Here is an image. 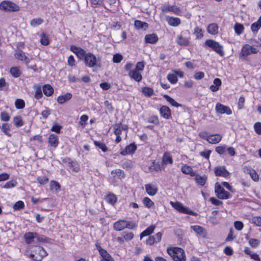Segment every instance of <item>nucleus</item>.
Here are the masks:
<instances>
[{
	"instance_id": "obj_18",
	"label": "nucleus",
	"mask_w": 261,
	"mask_h": 261,
	"mask_svg": "<svg viewBox=\"0 0 261 261\" xmlns=\"http://www.w3.org/2000/svg\"><path fill=\"white\" fill-rule=\"evenodd\" d=\"M161 115L165 119H168L171 116V111L170 109L166 106H162L160 109Z\"/></svg>"
},
{
	"instance_id": "obj_47",
	"label": "nucleus",
	"mask_w": 261,
	"mask_h": 261,
	"mask_svg": "<svg viewBox=\"0 0 261 261\" xmlns=\"http://www.w3.org/2000/svg\"><path fill=\"white\" fill-rule=\"evenodd\" d=\"M194 34L197 39H201L203 36L202 30L198 27L195 28Z\"/></svg>"
},
{
	"instance_id": "obj_37",
	"label": "nucleus",
	"mask_w": 261,
	"mask_h": 261,
	"mask_svg": "<svg viewBox=\"0 0 261 261\" xmlns=\"http://www.w3.org/2000/svg\"><path fill=\"white\" fill-rule=\"evenodd\" d=\"M111 174L114 177H117L120 179L124 177V172L120 169L112 170Z\"/></svg>"
},
{
	"instance_id": "obj_22",
	"label": "nucleus",
	"mask_w": 261,
	"mask_h": 261,
	"mask_svg": "<svg viewBox=\"0 0 261 261\" xmlns=\"http://www.w3.org/2000/svg\"><path fill=\"white\" fill-rule=\"evenodd\" d=\"M172 164L173 159L172 156L169 152H165L162 158V164L166 165L167 164Z\"/></svg>"
},
{
	"instance_id": "obj_23",
	"label": "nucleus",
	"mask_w": 261,
	"mask_h": 261,
	"mask_svg": "<svg viewBox=\"0 0 261 261\" xmlns=\"http://www.w3.org/2000/svg\"><path fill=\"white\" fill-rule=\"evenodd\" d=\"M191 229H192L196 233L202 236L203 237H205L206 232L205 229L200 226L198 225H193L191 226Z\"/></svg>"
},
{
	"instance_id": "obj_56",
	"label": "nucleus",
	"mask_w": 261,
	"mask_h": 261,
	"mask_svg": "<svg viewBox=\"0 0 261 261\" xmlns=\"http://www.w3.org/2000/svg\"><path fill=\"white\" fill-rule=\"evenodd\" d=\"M148 122L157 125L159 123V120L158 116H152L148 118Z\"/></svg>"
},
{
	"instance_id": "obj_30",
	"label": "nucleus",
	"mask_w": 261,
	"mask_h": 261,
	"mask_svg": "<svg viewBox=\"0 0 261 261\" xmlns=\"http://www.w3.org/2000/svg\"><path fill=\"white\" fill-rule=\"evenodd\" d=\"M99 254L102 257V259H101V261H114L113 258L105 249H103L102 251H100Z\"/></svg>"
},
{
	"instance_id": "obj_20",
	"label": "nucleus",
	"mask_w": 261,
	"mask_h": 261,
	"mask_svg": "<svg viewBox=\"0 0 261 261\" xmlns=\"http://www.w3.org/2000/svg\"><path fill=\"white\" fill-rule=\"evenodd\" d=\"M159 38L155 34L146 35L145 37L146 43L154 44L158 41Z\"/></svg>"
},
{
	"instance_id": "obj_11",
	"label": "nucleus",
	"mask_w": 261,
	"mask_h": 261,
	"mask_svg": "<svg viewBox=\"0 0 261 261\" xmlns=\"http://www.w3.org/2000/svg\"><path fill=\"white\" fill-rule=\"evenodd\" d=\"M70 50L73 52L80 59H84L87 56L86 51L81 47H77L75 45L70 46Z\"/></svg>"
},
{
	"instance_id": "obj_45",
	"label": "nucleus",
	"mask_w": 261,
	"mask_h": 261,
	"mask_svg": "<svg viewBox=\"0 0 261 261\" xmlns=\"http://www.w3.org/2000/svg\"><path fill=\"white\" fill-rule=\"evenodd\" d=\"M149 171L152 172L153 171H160L162 168L160 165L159 163H155L154 161H153L151 165L149 166Z\"/></svg>"
},
{
	"instance_id": "obj_58",
	"label": "nucleus",
	"mask_w": 261,
	"mask_h": 261,
	"mask_svg": "<svg viewBox=\"0 0 261 261\" xmlns=\"http://www.w3.org/2000/svg\"><path fill=\"white\" fill-rule=\"evenodd\" d=\"M254 128L255 133L258 135H261V123L259 122H256L254 124Z\"/></svg>"
},
{
	"instance_id": "obj_16",
	"label": "nucleus",
	"mask_w": 261,
	"mask_h": 261,
	"mask_svg": "<svg viewBox=\"0 0 261 261\" xmlns=\"http://www.w3.org/2000/svg\"><path fill=\"white\" fill-rule=\"evenodd\" d=\"M129 77L137 82H140L142 79V76L139 71L137 70H130L128 72Z\"/></svg>"
},
{
	"instance_id": "obj_36",
	"label": "nucleus",
	"mask_w": 261,
	"mask_h": 261,
	"mask_svg": "<svg viewBox=\"0 0 261 261\" xmlns=\"http://www.w3.org/2000/svg\"><path fill=\"white\" fill-rule=\"evenodd\" d=\"M43 91L46 96H49L53 94L54 89L50 85H45L43 87Z\"/></svg>"
},
{
	"instance_id": "obj_25",
	"label": "nucleus",
	"mask_w": 261,
	"mask_h": 261,
	"mask_svg": "<svg viewBox=\"0 0 261 261\" xmlns=\"http://www.w3.org/2000/svg\"><path fill=\"white\" fill-rule=\"evenodd\" d=\"M181 170L182 172L186 174H189L191 176L196 175V172H194L192 168L187 165H184L181 167Z\"/></svg>"
},
{
	"instance_id": "obj_42",
	"label": "nucleus",
	"mask_w": 261,
	"mask_h": 261,
	"mask_svg": "<svg viewBox=\"0 0 261 261\" xmlns=\"http://www.w3.org/2000/svg\"><path fill=\"white\" fill-rule=\"evenodd\" d=\"M44 22L43 19L41 18H36L32 19L30 21V25L32 27H35L37 25L41 24Z\"/></svg>"
},
{
	"instance_id": "obj_24",
	"label": "nucleus",
	"mask_w": 261,
	"mask_h": 261,
	"mask_svg": "<svg viewBox=\"0 0 261 261\" xmlns=\"http://www.w3.org/2000/svg\"><path fill=\"white\" fill-rule=\"evenodd\" d=\"M222 137L219 134L210 135L208 142L211 144H217L221 141Z\"/></svg>"
},
{
	"instance_id": "obj_39",
	"label": "nucleus",
	"mask_w": 261,
	"mask_h": 261,
	"mask_svg": "<svg viewBox=\"0 0 261 261\" xmlns=\"http://www.w3.org/2000/svg\"><path fill=\"white\" fill-rule=\"evenodd\" d=\"M135 27L138 29H141L144 28L145 29L148 28V24L147 23L142 22L140 20H136L134 22Z\"/></svg>"
},
{
	"instance_id": "obj_3",
	"label": "nucleus",
	"mask_w": 261,
	"mask_h": 261,
	"mask_svg": "<svg viewBox=\"0 0 261 261\" xmlns=\"http://www.w3.org/2000/svg\"><path fill=\"white\" fill-rule=\"evenodd\" d=\"M84 61L86 65L90 68H100L101 67L100 59L91 53L87 54Z\"/></svg>"
},
{
	"instance_id": "obj_61",
	"label": "nucleus",
	"mask_w": 261,
	"mask_h": 261,
	"mask_svg": "<svg viewBox=\"0 0 261 261\" xmlns=\"http://www.w3.org/2000/svg\"><path fill=\"white\" fill-rule=\"evenodd\" d=\"M37 180L40 184L44 185L48 182V179L45 176H40L37 178Z\"/></svg>"
},
{
	"instance_id": "obj_49",
	"label": "nucleus",
	"mask_w": 261,
	"mask_h": 261,
	"mask_svg": "<svg viewBox=\"0 0 261 261\" xmlns=\"http://www.w3.org/2000/svg\"><path fill=\"white\" fill-rule=\"evenodd\" d=\"M69 168L72 169L73 171L75 172H77L80 170V166L78 165V164L76 162H69Z\"/></svg>"
},
{
	"instance_id": "obj_50",
	"label": "nucleus",
	"mask_w": 261,
	"mask_h": 261,
	"mask_svg": "<svg viewBox=\"0 0 261 261\" xmlns=\"http://www.w3.org/2000/svg\"><path fill=\"white\" fill-rule=\"evenodd\" d=\"M122 236L123 237V239L126 241H128L132 240L134 236V233L133 232H122Z\"/></svg>"
},
{
	"instance_id": "obj_64",
	"label": "nucleus",
	"mask_w": 261,
	"mask_h": 261,
	"mask_svg": "<svg viewBox=\"0 0 261 261\" xmlns=\"http://www.w3.org/2000/svg\"><path fill=\"white\" fill-rule=\"evenodd\" d=\"M199 136L201 138L205 139L208 141L210 135H208V134L207 132H206V131L201 132L199 133Z\"/></svg>"
},
{
	"instance_id": "obj_34",
	"label": "nucleus",
	"mask_w": 261,
	"mask_h": 261,
	"mask_svg": "<svg viewBox=\"0 0 261 261\" xmlns=\"http://www.w3.org/2000/svg\"><path fill=\"white\" fill-rule=\"evenodd\" d=\"M36 233L28 232L24 234V239L27 244H31L35 241Z\"/></svg>"
},
{
	"instance_id": "obj_55",
	"label": "nucleus",
	"mask_w": 261,
	"mask_h": 261,
	"mask_svg": "<svg viewBox=\"0 0 261 261\" xmlns=\"http://www.w3.org/2000/svg\"><path fill=\"white\" fill-rule=\"evenodd\" d=\"M94 143L96 146L100 148L103 151L106 152L107 150V147L104 143L96 141Z\"/></svg>"
},
{
	"instance_id": "obj_14",
	"label": "nucleus",
	"mask_w": 261,
	"mask_h": 261,
	"mask_svg": "<svg viewBox=\"0 0 261 261\" xmlns=\"http://www.w3.org/2000/svg\"><path fill=\"white\" fill-rule=\"evenodd\" d=\"M48 143L51 146L56 148L59 144L58 137L55 134H50L49 136Z\"/></svg>"
},
{
	"instance_id": "obj_9",
	"label": "nucleus",
	"mask_w": 261,
	"mask_h": 261,
	"mask_svg": "<svg viewBox=\"0 0 261 261\" xmlns=\"http://www.w3.org/2000/svg\"><path fill=\"white\" fill-rule=\"evenodd\" d=\"M146 192L149 196H154L158 191V186L155 184L149 183L145 185Z\"/></svg>"
},
{
	"instance_id": "obj_31",
	"label": "nucleus",
	"mask_w": 261,
	"mask_h": 261,
	"mask_svg": "<svg viewBox=\"0 0 261 261\" xmlns=\"http://www.w3.org/2000/svg\"><path fill=\"white\" fill-rule=\"evenodd\" d=\"M72 97V94L70 93H66L64 95H61L58 97L57 101L60 104H63L67 100L70 99Z\"/></svg>"
},
{
	"instance_id": "obj_5",
	"label": "nucleus",
	"mask_w": 261,
	"mask_h": 261,
	"mask_svg": "<svg viewBox=\"0 0 261 261\" xmlns=\"http://www.w3.org/2000/svg\"><path fill=\"white\" fill-rule=\"evenodd\" d=\"M205 44L212 48L215 51L221 56L224 55V51L223 50V46L218 42L211 39H207L205 41Z\"/></svg>"
},
{
	"instance_id": "obj_21",
	"label": "nucleus",
	"mask_w": 261,
	"mask_h": 261,
	"mask_svg": "<svg viewBox=\"0 0 261 261\" xmlns=\"http://www.w3.org/2000/svg\"><path fill=\"white\" fill-rule=\"evenodd\" d=\"M17 59L23 62L26 65H28L31 61V59L27 57L25 53L22 51L17 53Z\"/></svg>"
},
{
	"instance_id": "obj_33",
	"label": "nucleus",
	"mask_w": 261,
	"mask_h": 261,
	"mask_svg": "<svg viewBox=\"0 0 261 261\" xmlns=\"http://www.w3.org/2000/svg\"><path fill=\"white\" fill-rule=\"evenodd\" d=\"M261 27V16L259 17L257 21L253 23L251 25V31L253 33H256Z\"/></svg>"
},
{
	"instance_id": "obj_54",
	"label": "nucleus",
	"mask_w": 261,
	"mask_h": 261,
	"mask_svg": "<svg viewBox=\"0 0 261 261\" xmlns=\"http://www.w3.org/2000/svg\"><path fill=\"white\" fill-rule=\"evenodd\" d=\"M123 59V56L119 54H116L113 56V61L116 63H120Z\"/></svg>"
},
{
	"instance_id": "obj_15",
	"label": "nucleus",
	"mask_w": 261,
	"mask_h": 261,
	"mask_svg": "<svg viewBox=\"0 0 261 261\" xmlns=\"http://www.w3.org/2000/svg\"><path fill=\"white\" fill-rule=\"evenodd\" d=\"M137 149L136 146L134 144H130L126 146L124 149L120 151V154L122 155H126L133 153Z\"/></svg>"
},
{
	"instance_id": "obj_2",
	"label": "nucleus",
	"mask_w": 261,
	"mask_h": 261,
	"mask_svg": "<svg viewBox=\"0 0 261 261\" xmlns=\"http://www.w3.org/2000/svg\"><path fill=\"white\" fill-rule=\"evenodd\" d=\"M167 252L175 261H185L186 255L184 250L181 248H168Z\"/></svg>"
},
{
	"instance_id": "obj_59",
	"label": "nucleus",
	"mask_w": 261,
	"mask_h": 261,
	"mask_svg": "<svg viewBox=\"0 0 261 261\" xmlns=\"http://www.w3.org/2000/svg\"><path fill=\"white\" fill-rule=\"evenodd\" d=\"M253 223L258 226H261V216H256L252 218Z\"/></svg>"
},
{
	"instance_id": "obj_7",
	"label": "nucleus",
	"mask_w": 261,
	"mask_h": 261,
	"mask_svg": "<svg viewBox=\"0 0 261 261\" xmlns=\"http://www.w3.org/2000/svg\"><path fill=\"white\" fill-rule=\"evenodd\" d=\"M257 53V49L256 48L251 46L249 44H245L242 48L241 51L240 55V58H246L247 56Z\"/></svg>"
},
{
	"instance_id": "obj_29",
	"label": "nucleus",
	"mask_w": 261,
	"mask_h": 261,
	"mask_svg": "<svg viewBox=\"0 0 261 261\" xmlns=\"http://www.w3.org/2000/svg\"><path fill=\"white\" fill-rule=\"evenodd\" d=\"M221 81L219 78H216L214 79L213 81V85H212L210 89L213 92H216L218 91L219 89L220 86L221 85Z\"/></svg>"
},
{
	"instance_id": "obj_57",
	"label": "nucleus",
	"mask_w": 261,
	"mask_h": 261,
	"mask_svg": "<svg viewBox=\"0 0 261 261\" xmlns=\"http://www.w3.org/2000/svg\"><path fill=\"white\" fill-rule=\"evenodd\" d=\"M125 224L126 228L130 229H133L137 227V225L132 221H125Z\"/></svg>"
},
{
	"instance_id": "obj_48",
	"label": "nucleus",
	"mask_w": 261,
	"mask_h": 261,
	"mask_svg": "<svg viewBox=\"0 0 261 261\" xmlns=\"http://www.w3.org/2000/svg\"><path fill=\"white\" fill-rule=\"evenodd\" d=\"M164 97L166 99V100L172 106L176 107H178L179 106V105L176 101H175L174 99L170 97L169 96L167 95H165Z\"/></svg>"
},
{
	"instance_id": "obj_10",
	"label": "nucleus",
	"mask_w": 261,
	"mask_h": 261,
	"mask_svg": "<svg viewBox=\"0 0 261 261\" xmlns=\"http://www.w3.org/2000/svg\"><path fill=\"white\" fill-rule=\"evenodd\" d=\"M217 113L223 114L230 115L232 114V111L228 106H224L220 103H217L215 108Z\"/></svg>"
},
{
	"instance_id": "obj_27",
	"label": "nucleus",
	"mask_w": 261,
	"mask_h": 261,
	"mask_svg": "<svg viewBox=\"0 0 261 261\" xmlns=\"http://www.w3.org/2000/svg\"><path fill=\"white\" fill-rule=\"evenodd\" d=\"M125 220H119L114 224V229L116 231H121L126 228Z\"/></svg>"
},
{
	"instance_id": "obj_1",
	"label": "nucleus",
	"mask_w": 261,
	"mask_h": 261,
	"mask_svg": "<svg viewBox=\"0 0 261 261\" xmlns=\"http://www.w3.org/2000/svg\"><path fill=\"white\" fill-rule=\"evenodd\" d=\"M47 255L46 251L40 246H35L31 248L30 257L35 261H41Z\"/></svg>"
},
{
	"instance_id": "obj_26",
	"label": "nucleus",
	"mask_w": 261,
	"mask_h": 261,
	"mask_svg": "<svg viewBox=\"0 0 261 261\" xmlns=\"http://www.w3.org/2000/svg\"><path fill=\"white\" fill-rule=\"evenodd\" d=\"M155 228V225H151L147 227L145 230L142 232L140 234V239L143 237L148 236L153 233Z\"/></svg>"
},
{
	"instance_id": "obj_52",
	"label": "nucleus",
	"mask_w": 261,
	"mask_h": 261,
	"mask_svg": "<svg viewBox=\"0 0 261 261\" xmlns=\"http://www.w3.org/2000/svg\"><path fill=\"white\" fill-rule=\"evenodd\" d=\"M114 134L116 136H120L122 132V129H121V124H116L114 126Z\"/></svg>"
},
{
	"instance_id": "obj_40",
	"label": "nucleus",
	"mask_w": 261,
	"mask_h": 261,
	"mask_svg": "<svg viewBox=\"0 0 261 261\" xmlns=\"http://www.w3.org/2000/svg\"><path fill=\"white\" fill-rule=\"evenodd\" d=\"M142 202L147 208H151L154 205V202L147 197H145L143 199Z\"/></svg>"
},
{
	"instance_id": "obj_44",
	"label": "nucleus",
	"mask_w": 261,
	"mask_h": 261,
	"mask_svg": "<svg viewBox=\"0 0 261 261\" xmlns=\"http://www.w3.org/2000/svg\"><path fill=\"white\" fill-rule=\"evenodd\" d=\"M234 29L236 33L239 35L241 34L244 31V27L243 24L239 23H236L234 26Z\"/></svg>"
},
{
	"instance_id": "obj_43",
	"label": "nucleus",
	"mask_w": 261,
	"mask_h": 261,
	"mask_svg": "<svg viewBox=\"0 0 261 261\" xmlns=\"http://www.w3.org/2000/svg\"><path fill=\"white\" fill-rule=\"evenodd\" d=\"M167 79L172 84H176L177 82V77L175 73H169L167 75Z\"/></svg>"
},
{
	"instance_id": "obj_4",
	"label": "nucleus",
	"mask_w": 261,
	"mask_h": 261,
	"mask_svg": "<svg viewBox=\"0 0 261 261\" xmlns=\"http://www.w3.org/2000/svg\"><path fill=\"white\" fill-rule=\"evenodd\" d=\"M170 204L174 207L176 210L180 213L189 214L193 216H197V214L194 212L189 210L188 207L184 206L183 204L180 202H173L170 201Z\"/></svg>"
},
{
	"instance_id": "obj_17",
	"label": "nucleus",
	"mask_w": 261,
	"mask_h": 261,
	"mask_svg": "<svg viewBox=\"0 0 261 261\" xmlns=\"http://www.w3.org/2000/svg\"><path fill=\"white\" fill-rule=\"evenodd\" d=\"M176 42L179 45L188 46L190 44V41L189 38L178 35L176 37Z\"/></svg>"
},
{
	"instance_id": "obj_13",
	"label": "nucleus",
	"mask_w": 261,
	"mask_h": 261,
	"mask_svg": "<svg viewBox=\"0 0 261 261\" xmlns=\"http://www.w3.org/2000/svg\"><path fill=\"white\" fill-rule=\"evenodd\" d=\"M162 11L163 12H172L175 14H178L180 12L179 8L176 6H171L169 5H164L162 8Z\"/></svg>"
},
{
	"instance_id": "obj_51",
	"label": "nucleus",
	"mask_w": 261,
	"mask_h": 261,
	"mask_svg": "<svg viewBox=\"0 0 261 261\" xmlns=\"http://www.w3.org/2000/svg\"><path fill=\"white\" fill-rule=\"evenodd\" d=\"M259 240L256 239H251L249 240V244L252 248L257 247L259 244Z\"/></svg>"
},
{
	"instance_id": "obj_53",
	"label": "nucleus",
	"mask_w": 261,
	"mask_h": 261,
	"mask_svg": "<svg viewBox=\"0 0 261 261\" xmlns=\"http://www.w3.org/2000/svg\"><path fill=\"white\" fill-rule=\"evenodd\" d=\"M226 150V146H219L216 147L215 151L219 154H223Z\"/></svg>"
},
{
	"instance_id": "obj_28",
	"label": "nucleus",
	"mask_w": 261,
	"mask_h": 261,
	"mask_svg": "<svg viewBox=\"0 0 261 261\" xmlns=\"http://www.w3.org/2000/svg\"><path fill=\"white\" fill-rule=\"evenodd\" d=\"M218 26L215 23H213L209 24L207 28V31L208 33L212 35H216L218 33Z\"/></svg>"
},
{
	"instance_id": "obj_38",
	"label": "nucleus",
	"mask_w": 261,
	"mask_h": 261,
	"mask_svg": "<svg viewBox=\"0 0 261 261\" xmlns=\"http://www.w3.org/2000/svg\"><path fill=\"white\" fill-rule=\"evenodd\" d=\"M50 190L51 191H54L56 192H58L60 190V184L55 180H51L49 184Z\"/></svg>"
},
{
	"instance_id": "obj_46",
	"label": "nucleus",
	"mask_w": 261,
	"mask_h": 261,
	"mask_svg": "<svg viewBox=\"0 0 261 261\" xmlns=\"http://www.w3.org/2000/svg\"><path fill=\"white\" fill-rule=\"evenodd\" d=\"M142 92L146 96H150L153 93V90L149 87H145L142 89Z\"/></svg>"
},
{
	"instance_id": "obj_63",
	"label": "nucleus",
	"mask_w": 261,
	"mask_h": 261,
	"mask_svg": "<svg viewBox=\"0 0 261 261\" xmlns=\"http://www.w3.org/2000/svg\"><path fill=\"white\" fill-rule=\"evenodd\" d=\"M104 105L109 112H112L113 111V108L112 104L109 101L106 100L104 102Z\"/></svg>"
},
{
	"instance_id": "obj_19",
	"label": "nucleus",
	"mask_w": 261,
	"mask_h": 261,
	"mask_svg": "<svg viewBox=\"0 0 261 261\" xmlns=\"http://www.w3.org/2000/svg\"><path fill=\"white\" fill-rule=\"evenodd\" d=\"M166 21L169 25L174 27L178 26L181 23L180 19L178 17L168 16Z\"/></svg>"
},
{
	"instance_id": "obj_35",
	"label": "nucleus",
	"mask_w": 261,
	"mask_h": 261,
	"mask_svg": "<svg viewBox=\"0 0 261 261\" xmlns=\"http://www.w3.org/2000/svg\"><path fill=\"white\" fill-rule=\"evenodd\" d=\"M195 176V180L197 184L200 185V186L204 185L207 179V176L206 175H204L201 176L196 173V175Z\"/></svg>"
},
{
	"instance_id": "obj_62",
	"label": "nucleus",
	"mask_w": 261,
	"mask_h": 261,
	"mask_svg": "<svg viewBox=\"0 0 261 261\" xmlns=\"http://www.w3.org/2000/svg\"><path fill=\"white\" fill-rule=\"evenodd\" d=\"M42 96V90L40 87H38L36 89L35 97L37 99L40 98Z\"/></svg>"
},
{
	"instance_id": "obj_12",
	"label": "nucleus",
	"mask_w": 261,
	"mask_h": 261,
	"mask_svg": "<svg viewBox=\"0 0 261 261\" xmlns=\"http://www.w3.org/2000/svg\"><path fill=\"white\" fill-rule=\"evenodd\" d=\"M215 173L216 176L226 177L230 174L229 172L226 169L224 166L216 167L215 168Z\"/></svg>"
},
{
	"instance_id": "obj_6",
	"label": "nucleus",
	"mask_w": 261,
	"mask_h": 261,
	"mask_svg": "<svg viewBox=\"0 0 261 261\" xmlns=\"http://www.w3.org/2000/svg\"><path fill=\"white\" fill-rule=\"evenodd\" d=\"M215 192L217 197L219 199H227L229 198V193L226 191L220 184L218 182L215 184Z\"/></svg>"
},
{
	"instance_id": "obj_8",
	"label": "nucleus",
	"mask_w": 261,
	"mask_h": 261,
	"mask_svg": "<svg viewBox=\"0 0 261 261\" xmlns=\"http://www.w3.org/2000/svg\"><path fill=\"white\" fill-rule=\"evenodd\" d=\"M0 9L8 11H15L16 6L14 3L6 0L1 3Z\"/></svg>"
},
{
	"instance_id": "obj_41",
	"label": "nucleus",
	"mask_w": 261,
	"mask_h": 261,
	"mask_svg": "<svg viewBox=\"0 0 261 261\" xmlns=\"http://www.w3.org/2000/svg\"><path fill=\"white\" fill-rule=\"evenodd\" d=\"M40 43L44 46L47 45L49 43L48 36L44 33H42L40 35Z\"/></svg>"
},
{
	"instance_id": "obj_60",
	"label": "nucleus",
	"mask_w": 261,
	"mask_h": 261,
	"mask_svg": "<svg viewBox=\"0 0 261 261\" xmlns=\"http://www.w3.org/2000/svg\"><path fill=\"white\" fill-rule=\"evenodd\" d=\"M234 226L235 228L238 230H241L244 226L243 223L239 221L234 222Z\"/></svg>"
},
{
	"instance_id": "obj_32",
	"label": "nucleus",
	"mask_w": 261,
	"mask_h": 261,
	"mask_svg": "<svg viewBox=\"0 0 261 261\" xmlns=\"http://www.w3.org/2000/svg\"><path fill=\"white\" fill-rule=\"evenodd\" d=\"M105 199L108 203L112 205H114L117 200L116 196L113 193H110L108 194L106 196Z\"/></svg>"
}]
</instances>
